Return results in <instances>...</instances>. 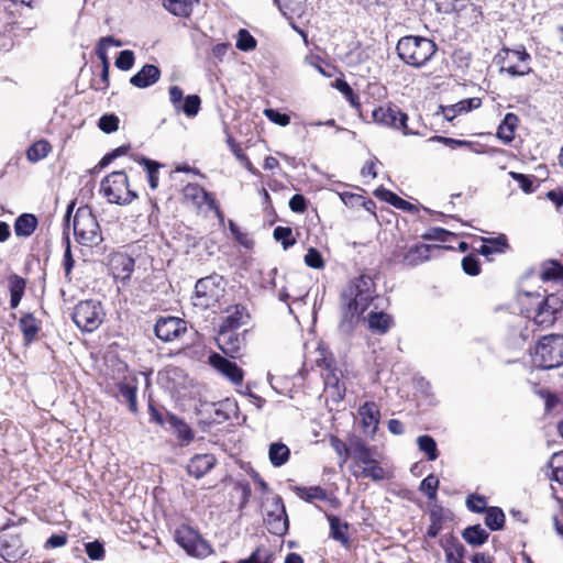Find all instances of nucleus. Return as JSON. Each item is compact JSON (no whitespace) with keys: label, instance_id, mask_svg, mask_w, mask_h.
Listing matches in <instances>:
<instances>
[{"label":"nucleus","instance_id":"nucleus-23","mask_svg":"<svg viewBox=\"0 0 563 563\" xmlns=\"http://www.w3.org/2000/svg\"><path fill=\"white\" fill-rule=\"evenodd\" d=\"M117 277L129 278L134 269V260L125 254H118L111 261Z\"/></svg>","mask_w":563,"mask_h":563},{"label":"nucleus","instance_id":"nucleus-41","mask_svg":"<svg viewBox=\"0 0 563 563\" xmlns=\"http://www.w3.org/2000/svg\"><path fill=\"white\" fill-rule=\"evenodd\" d=\"M505 523V514L498 507L486 509L485 525L493 531L503 529Z\"/></svg>","mask_w":563,"mask_h":563},{"label":"nucleus","instance_id":"nucleus-6","mask_svg":"<svg viewBox=\"0 0 563 563\" xmlns=\"http://www.w3.org/2000/svg\"><path fill=\"white\" fill-rule=\"evenodd\" d=\"M534 306L528 308V318L541 328L551 327L558 313L563 309V300L556 295L551 294L548 296L534 295Z\"/></svg>","mask_w":563,"mask_h":563},{"label":"nucleus","instance_id":"nucleus-44","mask_svg":"<svg viewBox=\"0 0 563 563\" xmlns=\"http://www.w3.org/2000/svg\"><path fill=\"white\" fill-rule=\"evenodd\" d=\"M139 163L144 166L147 173V180L151 189L155 190L158 187V169L162 165L146 157H141Z\"/></svg>","mask_w":563,"mask_h":563},{"label":"nucleus","instance_id":"nucleus-48","mask_svg":"<svg viewBox=\"0 0 563 563\" xmlns=\"http://www.w3.org/2000/svg\"><path fill=\"white\" fill-rule=\"evenodd\" d=\"M201 99L197 95H189L185 98L184 103L180 106V111H183L187 117L191 118L197 115L200 110Z\"/></svg>","mask_w":563,"mask_h":563},{"label":"nucleus","instance_id":"nucleus-12","mask_svg":"<svg viewBox=\"0 0 563 563\" xmlns=\"http://www.w3.org/2000/svg\"><path fill=\"white\" fill-rule=\"evenodd\" d=\"M27 554L21 534L5 526L0 531V555L7 562H16Z\"/></svg>","mask_w":563,"mask_h":563},{"label":"nucleus","instance_id":"nucleus-27","mask_svg":"<svg viewBox=\"0 0 563 563\" xmlns=\"http://www.w3.org/2000/svg\"><path fill=\"white\" fill-rule=\"evenodd\" d=\"M19 327L23 333V339L26 344L34 341L40 331L38 321L31 313L24 314L20 319Z\"/></svg>","mask_w":563,"mask_h":563},{"label":"nucleus","instance_id":"nucleus-29","mask_svg":"<svg viewBox=\"0 0 563 563\" xmlns=\"http://www.w3.org/2000/svg\"><path fill=\"white\" fill-rule=\"evenodd\" d=\"M431 246L428 244H419L410 247L404 256V262L407 265L416 266L427 261L430 257Z\"/></svg>","mask_w":563,"mask_h":563},{"label":"nucleus","instance_id":"nucleus-33","mask_svg":"<svg viewBox=\"0 0 563 563\" xmlns=\"http://www.w3.org/2000/svg\"><path fill=\"white\" fill-rule=\"evenodd\" d=\"M285 16H300L303 13L307 0H274Z\"/></svg>","mask_w":563,"mask_h":563},{"label":"nucleus","instance_id":"nucleus-56","mask_svg":"<svg viewBox=\"0 0 563 563\" xmlns=\"http://www.w3.org/2000/svg\"><path fill=\"white\" fill-rule=\"evenodd\" d=\"M500 71H506L512 77L528 75L531 71L529 64L511 63L508 66H503Z\"/></svg>","mask_w":563,"mask_h":563},{"label":"nucleus","instance_id":"nucleus-60","mask_svg":"<svg viewBox=\"0 0 563 563\" xmlns=\"http://www.w3.org/2000/svg\"><path fill=\"white\" fill-rule=\"evenodd\" d=\"M336 88L349 99L351 106L355 109L360 108L357 96L353 92V89L346 81L338 80Z\"/></svg>","mask_w":563,"mask_h":563},{"label":"nucleus","instance_id":"nucleus-43","mask_svg":"<svg viewBox=\"0 0 563 563\" xmlns=\"http://www.w3.org/2000/svg\"><path fill=\"white\" fill-rule=\"evenodd\" d=\"M120 395L126 400L131 412L137 411L136 385L121 382L118 384Z\"/></svg>","mask_w":563,"mask_h":563},{"label":"nucleus","instance_id":"nucleus-46","mask_svg":"<svg viewBox=\"0 0 563 563\" xmlns=\"http://www.w3.org/2000/svg\"><path fill=\"white\" fill-rule=\"evenodd\" d=\"M360 415L363 418V423L365 427H371L378 423V410L374 402H366L358 410Z\"/></svg>","mask_w":563,"mask_h":563},{"label":"nucleus","instance_id":"nucleus-59","mask_svg":"<svg viewBox=\"0 0 563 563\" xmlns=\"http://www.w3.org/2000/svg\"><path fill=\"white\" fill-rule=\"evenodd\" d=\"M264 114H265V117H266L269 121H272V122H274V123H276V124H278V125H280V126H286V125H288V124L290 123V118H289V115H287V114H285V113H280V112H278L277 110H274V109H265V110H264Z\"/></svg>","mask_w":563,"mask_h":563},{"label":"nucleus","instance_id":"nucleus-45","mask_svg":"<svg viewBox=\"0 0 563 563\" xmlns=\"http://www.w3.org/2000/svg\"><path fill=\"white\" fill-rule=\"evenodd\" d=\"M419 450L427 454L429 461L438 459V449L434 439L430 435H420L417 439Z\"/></svg>","mask_w":563,"mask_h":563},{"label":"nucleus","instance_id":"nucleus-20","mask_svg":"<svg viewBox=\"0 0 563 563\" xmlns=\"http://www.w3.org/2000/svg\"><path fill=\"white\" fill-rule=\"evenodd\" d=\"M350 471L355 478H371L375 482L385 478V471L377 461L373 464H352Z\"/></svg>","mask_w":563,"mask_h":563},{"label":"nucleus","instance_id":"nucleus-54","mask_svg":"<svg viewBox=\"0 0 563 563\" xmlns=\"http://www.w3.org/2000/svg\"><path fill=\"white\" fill-rule=\"evenodd\" d=\"M98 126L104 133H112L119 128V118L114 114H104L99 119Z\"/></svg>","mask_w":563,"mask_h":563},{"label":"nucleus","instance_id":"nucleus-30","mask_svg":"<svg viewBox=\"0 0 563 563\" xmlns=\"http://www.w3.org/2000/svg\"><path fill=\"white\" fill-rule=\"evenodd\" d=\"M462 537L470 545L479 547L487 541L489 533L481 525H474L467 527Z\"/></svg>","mask_w":563,"mask_h":563},{"label":"nucleus","instance_id":"nucleus-55","mask_svg":"<svg viewBox=\"0 0 563 563\" xmlns=\"http://www.w3.org/2000/svg\"><path fill=\"white\" fill-rule=\"evenodd\" d=\"M114 64L121 70H130L134 64V53L130 49L120 52Z\"/></svg>","mask_w":563,"mask_h":563},{"label":"nucleus","instance_id":"nucleus-21","mask_svg":"<svg viewBox=\"0 0 563 563\" xmlns=\"http://www.w3.org/2000/svg\"><path fill=\"white\" fill-rule=\"evenodd\" d=\"M324 377L325 390L330 393L334 400H341L345 394V385L340 380L339 373L334 368H330L327 364V373L322 374Z\"/></svg>","mask_w":563,"mask_h":563},{"label":"nucleus","instance_id":"nucleus-19","mask_svg":"<svg viewBox=\"0 0 563 563\" xmlns=\"http://www.w3.org/2000/svg\"><path fill=\"white\" fill-rule=\"evenodd\" d=\"M216 464V457L212 454H196L192 456L187 465L188 474L201 478L207 474Z\"/></svg>","mask_w":563,"mask_h":563},{"label":"nucleus","instance_id":"nucleus-7","mask_svg":"<svg viewBox=\"0 0 563 563\" xmlns=\"http://www.w3.org/2000/svg\"><path fill=\"white\" fill-rule=\"evenodd\" d=\"M224 294V282L220 275H210L200 278L195 286L192 305L200 309L213 307Z\"/></svg>","mask_w":563,"mask_h":563},{"label":"nucleus","instance_id":"nucleus-47","mask_svg":"<svg viewBox=\"0 0 563 563\" xmlns=\"http://www.w3.org/2000/svg\"><path fill=\"white\" fill-rule=\"evenodd\" d=\"M274 239L283 244L284 250L292 246L296 240L291 238L292 230L288 227H276L273 232Z\"/></svg>","mask_w":563,"mask_h":563},{"label":"nucleus","instance_id":"nucleus-57","mask_svg":"<svg viewBox=\"0 0 563 563\" xmlns=\"http://www.w3.org/2000/svg\"><path fill=\"white\" fill-rule=\"evenodd\" d=\"M462 268L467 275L471 276H476L481 272L479 262L474 255H467L462 260Z\"/></svg>","mask_w":563,"mask_h":563},{"label":"nucleus","instance_id":"nucleus-34","mask_svg":"<svg viewBox=\"0 0 563 563\" xmlns=\"http://www.w3.org/2000/svg\"><path fill=\"white\" fill-rule=\"evenodd\" d=\"M184 197L195 205L201 206L209 200V194L197 184H188L183 189Z\"/></svg>","mask_w":563,"mask_h":563},{"label":"nucleus","instance_id":"nucleus-37","mask_svg":"<svg viewBox=\"0 0 563 563\" xmlns=\"http://www.w3.org/2000/svg\"><path fill=\"white\" fill-rule=\"evenodd\" d=\"M391 322V318L384 312H372L368 318L369 328L380 334L389 330Z\"/></svg>","mask_w":563,"mask_h":563},{"label":"nucleus","instance_id":"nucleus-13","mask_svg":"<svg viewBox=\"0 0 563 563\" xmlns=\"http://www.w3.org/2000/svg\"><path fill=\"white\" fill-rule=\"evenodd\" d=\"M155 334L164 342H172L187 331L186 321L176 317H162L156 321Z\"/></svg>","mask_w":563,"mask_h":563},{"label":"nucleus","instance_id":"nucleus-15","mask_svg":"<svg viewBox=\"0 0 563 563\" xmlns=\"http://www.w3.org/2000/svg\"><path fill=\"white\" fill-rule=\"evenodd\" d=\"M275 512H265L267 530L275 536H284L288 530V517L284 504L276 503Z\"/></svg>","mask_w":563,"mask_h":563},{"label":"nucleus","instance_id":"nucleus-32","mask_svg":"<svg viewBox=\"0 0 563 563\" xmlns=\"http://www.w3.org/2000/svg\"><path fill=\"white\" fill-rule=\"evenodd\" d=\"M290 451L288 446L280 442L272 443L268 451L271 463L279 467L284 465L289 459Z\"/></svg>","mask_w":563,"mask_h":563},{"label":"nucleus","instance_id":"nucleus-58","mask_svg":"<svg viewBox=\"0 0 563 563\" xmlns=\"http://www.w3.org/2000/svg\"><path fill=\"white\" fill-rule=\"evenodd\" d=\"M305 263L316 269L322 268L324 265L321 254L313 247L309 249L305 255Z\"/></svg>","mask_w":563,"mask_h":563},{"label":"nucleus","instance_id":"nucleus-4","mask_svg":"<svg viewBox=\"0 0 563 563\" xmlns=\"http://www.w3.org/2000/svg\"><path fill=\"white\" fill-rule=\"evenodd\" d=\"M101 192L108 202L120 206L130 205L137 198V194L130 188L125 172H112L101 180Z\"/></svg>","mask_w":563,"mask_h":563},{"label":"nucleus","instance_id":"nucleus-61","mask_svg":"<svg viewBox=\"0 0 563 563\" xmlns=\"http://www.w3.org/2000/svg\"><path fill=\"white\" fill-rule=\"evenodd\" d=\"M271 555L265 549H256L247 559L240 560L238 563H269Z\"/></svg>","mask_w":563,"mask_h":563},{"label":"nucleus","instance_id":"nucleus-64","mask_svg":"<svg viewBox=\"0 0 563 563\" xmlns=\"http://www.w3.org/2000/svg\"><path fill=\"white\" fill-rule=\"evenodd\" d=\"M86 553L91 560H101L104 556V549L100 542L93 541L86 544Z\"/></svg>","mask_w":563,"mask_h":563},{"label":"nucleus","instance_id":"nucleus-36","mask_svg":"<svg viewBox=\"0 0 563 563\" xmlns=\"http://www.w3.org/2000/svg\"><path fill=\"white\" fill-rule=\"evenodd\" d=\"M375 196L401 210H410L412 208V205L410 202L404 200L393 191L385 188H377L375 190Z\"/></svg>","mask_w":563,"mask_h":563},{"label":"nucleus","instance_id":"nucleus-1","mask_svg":"<svg viewBox=\"0 0 563 563\" xmlns=\"http://www.w3.org/2000/svg\"><path fill=\"white\" fill-rule=\"evenodd\" d=\"M374 298L373 279L365 275L354 278L342 292L344 318L352 320L364 313Z\"/></svg>","mask_w":563,"mask_h":563},{"label":"nucleus","instance_id":"nucleus-22","mask_svg":"<svg viewBox=\"0 0 563 563\" xmlns=\"http://www.w3.org/2000/svg\"><path fill=\"white\" fill-rule=\"evenodd\" d=\"M37 227V219L32 213H23L14 221V233L16 236L29 238Z\"/></svg>","mask_w":563,"mask_h":563},{"label":"nucleus","instance_id":"nucleus-17","mask_svg":"<svg viewBox=\"0 0 563 563\" xmlns=\"http://www.w3.org/2000/svg\"><path fill=\"white\" fill-rule=\"evenodd\" d=\"M159 78V68L155 65L146 64L130 78V84L136 88L144 89L156 84Z\"/></svg>","mask_w":563,"mask_h":563},{"label":"nucleus","instance_id":"nucleus-28","mask_svg":"<svg viewBox=\"0 0 563 563\" xmlns=\"http://www.w3.org/2000/svg\"><path fill=\"white\" fill-rule=\"evenodd\" d=\"M167 11L177 16H189L199 0H163Z\"/></svg>","mask_w":563,"mask_h":563},{"label":"nucleus","instance_id":"nucleus-63","mask_svg":"<svg viewBox=\"0 0 563 563\" xmlns=\"http://www.w3.org/2000/svg\"><path fill=\"white\" fill-rule=\"evenodd\" d=\"M452 233L442 229V228H432L430 230H428L423 235L422 238L424 240H430V241H441V242H445L448 240V236H450Z\"/></svg>","mask_w":563,"mask_h":563},{"label":"nucleus","instance_id":"nucleus-35","mask_svg":"<svg viewBox=\"0 0 563 563\" xmlns=\"http://www.w3.org/2000/svg\"><path fill=\"white\" fill-rule=\"evenodd\" d=\"M507 247L506 236L499 235L495 239L485 240V243L479 247L478 252L482 255L488 256L495 253H504Z\"/></svg>","mask_w":563,"mask_h":563},{"label":"nucleus","instance_id":"nucleus-52","mask_svg":"<svg viewBox=\"0 0 563 563\" xmlns=\"http://www.w3.org/2000/svg\"><path fill=\"white\" fill-rule=\"evenodd\" d=\"M509 176L516 180L519 185V187L525 191L526 194H530L534 190L533 186V176H527L525 174L510 172Z\"/></svg>","mask_w":563,"mask_h":563},{"label":"nucleus","instance_id":"nucleus-38","mask_svg":"<svg viewBox=\"0 0 563 563\" xmlns=\"http://www.w3.org/2000/svg\"><path fill=\"white\" fill-rule=\"evenodd\" d=\"M170 424L177 438L181 441V445H187L194 440V431L186 422L173 416L170 417Z\"/></svg>","mask_w":563,"mask_h":563},{"label":"nucleus","instance_id":"nucleus-51","mask_svg":"<svg viewBox=\"0 0 563 563\" xmlns=\"http://www.w3.org/2000/svg\"><path fill=\"white\" fill-rule=\"evenodd\" d=\"M331 536L333 539L342 542H346V537L344 530L347 528L346 523H342L340 519L335 516L329 517Z\"/></svg>","mask_w":563,"mask_h":563},{"label":"nucleus","instance_id":"nucleus-10","mask_svg":"<svg viewBox=\"0 0 563 563\" xmlns=\"http://www.w3.org/2000/svg\"><path fill=\"white\" fill-rule=\"evenodd\" d=\"M210 365L228 382H230L242 395H251V387L247 385L243 388L244 371L234 362L227 357L213 353L209 356Z\"/></svg>","mask_w":563,"mask_h":563},{"label":"nucleus","instance_id":"nucleus-62","mask_svg":"<svg viewBox=\"0 0 563 563\" xmlns=\"http://www.w3.org/2000/svg\"><path fill=\"white\" fill-rule=\"evenodd\" d=\"M467 508L473 512H483L486 509V500L478 495H470L466 499Z\"/></svg>","mask_w":563,"mask_h":563},{"label":"nucleus","instance_id":"nucleus-14","mask_svg":"<svg viewBox=\"0 0 563 563\" xmlns=\"http://www.w3.org/2000/svg\"><path fill=\"white\" fill-rule=\"evenodd\" d=\"M219 349L229 357L238 358L242 355V350L245 346L244 333H236L233 330H219L217 338Z\"/></svg>","mask_w":563,"mask_h":563},{"label":"nucleus","instance_id":"nucleus-18","mask_svg":"<svg viewBox=\"0 0 563 563\" xmlns=\"http://www.w3.org/2000/svg\"><path fill=\"white\" fill-rule=\"evenodd\" d=\"M227 316L220 325L222 330H233L236 331L242 325L246 324L250 318V314L244 306H233L227 309Z\"/></svg>","mask_w":563,"mask_h":563},{"label":"nucleus","instance_id":"nucleus-50","mask_svg":"<svg viewBox=\"0 0 563 563\" xmlns=\"http://www.w3.org/2000/svg\"><path fill=\"white\" fill-rule=\"evenodd\" d=\"M236 47L243 52L252 51L256 47V40L249 31L241 29L238 33Z\"/></svg>","mask_w":563,"mask_h":563},{"label":"nucleus","instance_id":"nucleus-24","mask_svg":"<svg viewBox=\"0 0 563 563\" xmlns=\"http://www.w3.org/2000/svg\"><path fill=\"white\" fill-rule=\"evenodd\" d=\"M517 123L518 117L514 113H507L498 126L497 137L505 144L510 143L515 137Z\"/></svg>","mask_w":563,"mask_h":563},{"label":"nucleus","instance_id":"nucleus-16","mask_svg":"<svg viewBox=\"0 0 563 563\" xmlns=\"http://www.w3.org/2000/svg\"><path fill=\"white\" fill-rule=\"evenodd\" d=\"M350 457L353 459V464H373L375 459V450L367 446L364 441L358 437L350 438Z\"/></svg>","mask_w":563,"mask_h":563},{"label":"nucleus","instance_id":"nucleus-39","mask_svg":"<svg viewBox=\"0 0 563 563\" xmlns=\"http://www.w3.org/2000/svg\"><path fill=\"white\" fill-rule=\"evenodd\" d=\"M51 144L45 140H40L32 144L26 151V157L30 162L36 163L45 158L51 152Z\"/></svg>","mask_w":563,"mask_h":563},{"label":"nucleus","instance_id":"nucleus-42","mask_svg":"<svg viewBox=\"0 0 563 563\" xmlns=\"http://www.w3.org/2000/svg\"><path fill=\"white\" fill-rule=\"evenodd\" d=\"M297 495L307 501L325 500L328 495L321 486L299 487L295 488Z\"/></svg>","mask_w":563,"mask_h":563},{"label":"nucleus","instance_id":"nucleus-5","mask_svg":"<svg viewBox=\"0 0 563 563\" xmlns=\"http://www.w3.org/2000/svg\"><path fill=\"white\" fill-rule=\"evenodd\" d=\"M533 362L544 369L561 366L563 364V335L550 334L543 336L536 346Z\"/></svg>","mask_w":563,"mask_h":563},{"label":"nucleus","instance_id":"nucleus-40","mask_svg":"<svg viewBox=\"0 0 563 563\" xmlns=\"http://www.w3.org/2000/svg\"><path fill=\"white\" fill-rule=\"evenodd\" d=\"M550 473L548 476L551 481L563 484V451L554 453L549 461Z\"/></svg>","mask_w":563,"mask_h":563},{"label":"nucleus","instance_id":"nucleus-25","mask_svg":"<svg viewBox=\"0 0 563 563\" xmlns=\"http://www.w3.org/2000/svg\"><path fill=\"white\" fill-rule=\"evenodd\" d=\"M25 285V279L19 275L12 274L9 276L10 307L12 309H15L19 306L24 295Z\"/></svg>","mask_w":563,"mask_h":563},{"label":"nucleus","instance_id":"nucleus-2","mask_svg":"<svg viewBox=\"0 0 563 563\" xmlns=\"http://www.w3.org/2000/svg\"><path fill=\"white\" fill-rule=\"evenodd\" d=\"M399 58L412 67L419 68L426 65L437 52L433 41L421 36H404L396 46Z\"/></svg>","mask_w":563,"mask_h":563},{"label":"nucleus","instance_id":"nucleus-9","mask_svg":"<svg viewBox=\"0 0 563 563\" xmlns=\"http://www.w3.org/2000/svg\"><path fill=\"white\" fill-rule=\"evenodd\" d=\"M103 318L104 311L99 301L84 300L74 308L73 320L82 331L92 332L97 330Z\"/></svg>","mask_w":563,"mask_h":563},{"label":"nucleus","instance_id":"nucleus-49","mask_svg":"<svg viewBox=\"0 0 563 563\" xmlns=\"http://www.w3.org/2000/svg\"><path fill=\"white\" fill-rule=\"evenodd\" d=\"M330 444H331V448L335 451V453L340 456V459H341L340 465L342 466L350 457V450H349L350 440L347 441V443H345L342 440H340L339 438L332 435L330 438Z\"/></svg>","mask_w":563,"mask_h":563},{"label":"nucleus","instance_id":"nucleus-8","mask_svg":"<svg viewBox=\"0 0 563 563\" xmlns=\"http://www.w3.org/2000/svg\"><path fill=\"white\" fill-rule=\"evenodd\" d=\"M175 541L186 553L197 559H205L213 553L211 544L194 528L183 525L175 530Z\"/></svg>","mask_w":563,"mask_h":563},{"label":"nucleus","instance_id":"nucleus-3","mask_svg":"<svg viewBox=\"0 0 563 563\" xmlns=\"http://www.w3.org/2000/svg\"><path fill=\"white\" fill-rule=\"evenodd\" d=\"M76 241L85 246H96L103 240L96 216L88 206L79 207L73 219Z\"/></svg>","mask_w":563,"mask_h":563},{"label":"nucleus","instance_id":"nucleus-11","mask_svg":"<svg viewBox=\"0 0 563 563\" xmlns=\"http://www.w3.org/2000/svg\"><path fill=\"white\" fill-rule=\"evenodd\" d=\"M373 121L379 125L401 130L405 135L411 134L407 125L408 117L397 106H380L372 112Z\"/></svg>","mask_w":563,"mask_h":563},{"label":"nucleus","instance_id":"nucleus-26","mask_svg":"<svg viewBox=\"0 0 563 563\" xmlns=\"http://www.w3.org/2000/svg\"><path fill=\"white\" fill-rule=\"evenodd\" d=\"M539 275L543 282H563V266L556 261H545Z\"/></svg>","mask_w":563,"mask_h":563},{"label":"nucleus","instance_id":"nucleus-53","mask_svg":"<svg viewBox=\"0 0 563 563\" xmlns=\"http://www.w3.org/2000/svg\"><path fill=\"white\" fill-rule=\"evenodd\" d=\"M439 479L434 475L427 476L420 484V489L429 499H433L437 495Z\"/></svg>","mask_w":563,"mask_h":563},{"label":"nucleus","instance_id":"nucleus-31","mask_svg":"<svg viewBox=\"0 0 563 563\" xmlns=\"http://www.w3.org/2000/svg\"><path fill=\"white\" fill-rule=\"evenodd\" d=\"M445 552L446 563H464L463 558L465 553L464 545L457 540L452 538L443 545Z\"/></svg>","mask_w":563,"mask_h":563}]
</instances>
